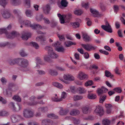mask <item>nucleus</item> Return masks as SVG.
Segmentation results:
<instances>
[{
    "label": "nucleus",
    "instance_id": "nucleus-56",
    "mask_svg": "<svg viewBox=\"0 0 125 125\" xmlns=\"http://www.w3.org/2000/svg\"><path fill=\"white\" fill-rule=\"evenodd\" d=\"M71 24L74 28H76L79 27L80 24L78 22H76L72 23Z\"/></svg>",
    "mask_w": 125,
    "mask_h": 125
},
{
    "label": "nucleus",
    "instance_id": "nucleus-26",
    "mask_svg": "<svg viewBox=\"0 0 125 125\" xmlns=\"http://www.w3.org/2000/svg\"><path fill=\"white\" fill-rule=\"evenodd\" d=\"M49 73L52 76H56L58 74L57 72L55 70L50 69L49 70Z\"/></svg>",
    "mask_w": 125,
    "mask_h": 125
},
{
    "label": "nucleus",
    "instance_id": "nucleus-60",
    "mask_svg": "<svg viewBox=\"0 0 125 125\" xmlns=\"http://www.w3.org/2000/svg\"><path fill=\"white\" fill-rule=\"evenodd\" d=\"M52 100L54 102H59L61 101V99H58V97H52Z\"/></svg>",
    "mask_w": 125,
    "mask_h": 125
},
{
    "label": "nucleus",
    "instance_id": "nucleus-12",
    "mask_svg": "<svg viewBox=\"0 0 125 125\" xmlns=\"http://www.w3.org/2000/svg\"><path fill=\"white\" fill-rule=\"evenodd\" d=\"M108 91V90L107 89L102 86L101 88L98 89L97 93L98 95L100 96L101 94L107 92Z\"/></svg>",
    "mask_w": 125,
    "mask_h": 125
},
{
    "label": "nucleus",
    "instance_id": "nucleus-35",
    "mask_svg": "<svg viewBox=\"0 0 125 125\" xmlns=\"http://www.w3.org/2000/svg\"><path fill=\"white\" fill-rule=\"evenodd\" d=\"M110 122L108 120L105 119L103 120L102 121V123L104 125H109Z\"/></svg>",
    "mask_w": 125,
    "mask_h": 125
},
{
    "label": "nucleus",
    "instance_id": "nucleus-22",
    "mask_svg": "<svg viewBox=\"0 0 125 125\" xmlns=\"http://www.w3.org/2000/svg\"><path fill=\"white\" fill-rule=\"evenodd\" d=\"M105 75L107 77H110L111 79L114 77V75L112 74L111 73L107 70H106L105 71Z\"/></svg>",
    "mask_w": 125,
    "mask_h": 125
},
{
    "label": "nucleus",
    "instance_id": "nucleus-21",
    "mask_svg": "<svg viewBox=\"0 0 125 125\" xmlns=\"http://www.w3.org/2000/svg\"><path fill=\"white\" fill-rule=\"evenodd\" d=\"M11 2L12 4L14 6H17L21 4L20 0H11Z\"/></svg>",
    "mask_w": 125,
    "mask_h": 125
},
{
    "label": "nucleus",
    "instance_id": "nucleus-13",
    "mask_svg": "<svg viewBox=\"0 0 125 125\" xmlns=\"http://www.w3.org/2000/svg\"><path fill=\"white\" fill-rule=\"evenodd\" d=\"M31 36V34L28 32H23L22 33V38L25 40H27Z\"/></svg>",
    "mask_w": 125,
    "mask_h": 125
},
{
    "label": "nucleus",
    "instance_id": "nucleus-37",
    "mask_svg": "<svg viewBox=\"0 0 125 125\" xmlns=\"http://www.w3.org/2000/svg\"><path fill=\"white\" fill-rule=\"evenodd\" d=\"M74 13L75 15L80 16L83 13V12L81 10H76L74 11Z\"/></svg>",
    "mask_w": 125,
    "mask_h": 125
},
{
    "label": "nucleus",
    "instance_id": "nucleus-23",
    "mask_svg": "<svg viewBox=\"0 0 125 125\" xmlns=\"http://www.w3.org/2000/svg\"><path fill=\"white\" fill-rule=\"evenodd\" d=\"M64 17L65 19L67 20V21L69 22L72 18V15L71 13H68L67 14L64 15Z\"/></svg>",
    "mask_w": 125,
    "mask_h": 125
},
{
    "label": "nucleus",
    "instance_id": "nucleus-9",
    "mask_svg": "<svg viewBox=\"0 0 125 125\" xmlns=\"http://www.w3.org/2000/svg\"><path fill=\"white\" fill-rule=\"evenodd\" d=\"M81 46L85 50L87 51H90L91 50H94L95 48L93 46L89 44H82Z\"/></svg>",
    "mask_w": 125,
    "mask_h": 125
},
{
    "label": "nucleus",
    "instance_id": "nucleus-64",
    "mask_svg": "<svg viewBox=\"0 0 125 125\" xmlns=\"http://www.w3.org/2000/svg\"><path fill=\"white\" fill-rule=\"evenodd\" d=\"M44 60L46 62H49L51 61L50 58L47 55H45L44 58Z\"/></svg>",
    "mask_w": 125,
    "mask_h": 125
},
{
    "label": "nucleus",
    "instance_id": "nucleus-16",
    "mask_svg": "<svg viewBox=\"0 0 125 125\" xmlns=\"http://www.w3.org/2000/svg\"><path fill=\"white\" fill-rule=\"evenodd\" d=\"M95 111L96 113L99 114L100 116H102L104 113L103 107L100 106H98L97 107Z\"/></svg>",
    "mask_w": 125,
    "mask_h": 125
},
{
    "label": "nucleus",
    "instance_id": "nucleus-2",
    "mask_svg": "<svg viewBox=\"0 0 125 125\" xmlns=\"http://www.w3.org/2000/svg\"><path fill=\"white\" fill-rule=\"evenodd\" d=\"M18 17L19 20L21 24L24 25L26 27H31L32 25L30 21L26 20H23V18L21 16H19Z\"/></svg>",
    "mask_w": 125,
    "mask_h": 125
},
{
    "label": "nucleus",
    "instance_id": "nucleus-30",
    "mask_svg": "<svg viewBox=\"0 0 125 125\" xmlns=\"http://www.w3.org/2000/svg\"><path fill=\"white\" fill-rule=\"evenodd\" d=\"M87 97L89 99H95L96 97V96L95 94L90 93L88 94Z\"/></svg>",
    "mask_w": 125,
    "mask_h": 125
},
{
    "label": "nucleus",
    "instance_id": "nucleus-7",
    "mask_svg": "<svg viewBox=\"0 0 125 125\" xmlns=\"http://www.w3.org/2000/svg\"><path fill=\"white\" fill-rule=\"evenodd\" d=\"M1 13L3 17L5 19H8L11 16L10 11L8 10H4L1 12Z\"/></svg>",
    "mask_w": 125,
    "mask_h": 125
},
{
    "label": "nucleus",
    "instance_id": "nucleus-41",
    "mask_svg": "<svg viewBox=\"0 0 125 125\" xmlns=\"http://www.w3.org/2000/svg\"><path fill=\"white\" fill-rule=\"evenodd\" d=\"M36 39L37 41H41V43L43 44L42 42L46 40L42 36L36 38Z\"/></svg>",
    "mask_w": 125,
    "mask_h": 125
},
{
    "label": "nucleus",
    "instance_id": "nucleus-48",
    "mask_svg": "<svg viewBox=\"0 0 125 125\" xmlns=\"http://www.w3.org/2000/svg\"><path fill=\"white\" fill-rule=\"evenodd\" d=\"M8 0H0V5L4 6L7 3Z\"/></svg>",
    "mask_w": 125,
    "mask_h": 125
},
{
    "label": "nucleus",
    "instance_id": "nucleus-24",
    "mask_svg": "<svg viewBox=\"0 0 125 125\" xmlns=\"http://www.w3.org/2000/svg\"><path fill=\"white\" fill-rule=\"evenodd\" d=\"M25 14L27 17H31L33 15V11L31 10H26Z\"/></svg>",
    "mask_w": 125,
    "mask_h": 125
},
{
    "label": "nucleus",
    "instance_id": "nucleus-59",
    "mask_svg": "<svg viewBox=\"0 0 125 125\" xmlns=\"http://www.w3.org/2000/svg\"><path fill=\"white\" fill-rule=\"evenodd\" d=\"M89 2L87 3H83L82 4V6L86 9H88L89 7Z\"/></svg>",
    "mask_w": 125,
    "mask_h": 125
},
{
    "label": "nucleus",
    "instance_id": "nucleus-29",
    "mask_svg": "<svg viewBox=\"0 0 125 125\" xmlns=\"http://www.w3.org/2000/svg\"><path fill=\"white\" fill-rule=\"evenodd\" d=\"M60 3L62 6L65 7L67 6L68 2L66 0H62Z\"/></svg>",
    "mask_w": 125,
    "mask_h": 125
},
{
    "label": "nucleus",
    "instance_id": "nucleus-19",
    "mask_svg": "<svg viewBox=\"0 0 125 125\" xmlns=\"http://www.w3.org/2000/svg\"><path fill=\"white\" fill-rule=\"evenodd\" d=\"M50 10V5L49 4H47L43 8V11L44 13L46 14H48Z\"/></svg>",
    "mask_w": 125,
    "mask_h": 125
},
{
    "label": "nucleus",
    "instance_id": "nucleus-50",
    "mask_svg": "<svg viewBox=\"0 0 125 125\" xmlns=\"http://www.w3.org/2000/svg\"><path fill=\"white\" fill-rule=\"evenodd\" d=\"M17 65L21 67L25 68L27 67L28 65V63H17Z\"/></svg>",
    "mask_w": 125,
    "mask_h": 125
},
{
    "label": "nucleus",
    "instance_id": "nucleus-20",
    "mask_svg": "<svg viewBox=\"0 0 125 125\" xmlns=\"http://www.w3.org/2000/svg\"><path fill=\"white\" fill-rule=\"evenodd\" d=\"M80 111L77 109H73L71 110L70 112V114L72 115H76L79 114Z\"/></svg>",
    "mask_w": 125,
    "mask_h": 125
},
{
    "label": "nucleus",
    "instance_id": "nucleus-63",
    "mask_svg": "<svg viewBox=\"0 0 125 125\" xmlns=\"http://www.w3.org/2000/svg\"><path fill=\"white\" fill-rule=\"evenodd\" d=\"M47 116L51 118L54 119L57 118L56 116L53 114H50L48 115Z\"/></svg>",
    "mask_w": 125,
    "mask_h": 125
},
{
    "label": "nucleus",
    "instance_id": "nucleus-33",
    "mask_svg": "<svg viewBox=\"0 0 125 125\" xmlns=\"http://www.w3.org/2000/svg\"><path fill=\"white\" fill-rule=\"evenodd\" d=\"M69 110H63L61 109L59 112V114L61 115H65L69 112Z\"/></svg>",
    "mask_w": 125,
    "mask_h": 125
},
{
    "label": "nucleus",
    "instance_id": "nucleus-1",
    "mask_svg": "<svg viewBox=\"0 0 125 125\" xmlns=\"http://www.w3.org/2000/svg\"><path fill=\"white\" fill-rule=\"evenodd\" d=\"M23 112V116L26 118H29L33 116V112L29 109H25Z\"/></svg>",
    "mask_w": 125,
    "mask_h": 125
},
{
    "label": "nucleus",
    "instance_id": "nucleus-15",
    "mask_svg": "<svg viewBox=\"0 0 125 125\" xmlns=\"http://www.w3.org/2000/svg\"><path fill=\"white\" fill-rule=\"evenodd\" d=\"M87 77V75L81 71L79 72L77 78L80 80H83Z\"/></svg>",
    "mask_w": 125,
    "mask_h": 125
},
{
    "label": "nucleus",
    "instance_id": "nucleus-34",
    "mask_svg": "<svg viewBox=\"0 0 125 125\" xmlns=\"http://www.w3.org/2000/svg\"><path fill=\"white\" fill-rule=\"evenodd\" d=\"M52 85L55 87L59 88H62L63 87L62 85L60 83L55 82L52 83Z\"/></svg>",
    "mask_w": 125,
    "mask_h": 125
},
{
    "label": "nucleus",
    "instance_id": "nucleus-55",
    "mask_svg": "<svg viewBox=\"0 0 125 125\" xmlns=\"http://www.w3.org/2000/svg\"><path fill=\"white\" fill-rule=\"evenodd\" d=\"M43 17V15L42 14H41L39 16H36V19L38 21H40L42 20Z\"/></svg>",
    "mask_w": 125,
    "mask_h": 125
},
{
    "label": "nucleus",
    "instance_id": "nucleus-18",
    "mask_svg": "<svg viewBox=\"0 0 125 125\" xmlns=\"http://www.w3.org/2000/svg\"><path fill=\"white\" fill-rule=\"evenodd\" d=\"M52 120L47 119L42 120V125H49V124H52Z\"/></svg>",
    "mask_w": 125,
    "mask_h": 125
},
{
    "label": "nucleus",
    "instance_id": "nucleus-53",
    "mask_svg": "<svg viewBox=\"0 0 125 125\" xmlns=\"http://www.w3.org/2000/svg\"><path fill=\"white\" fill-rule=\"evenodd\" d=\"M21 55L22 57H24L27 55V54L25 52L24 50L22 49L21 50L20 52Z\"/></svg>",
    "mask_w": 125,
    "mask_h": 125
},
{
    "label": "nucleus",
    "instance_id": "nucleus-36",
    "mask_svg": "<svg viewBox=\"0 0 125 125\" xmlns=\"http://www.w3.org/2000/svg\"><path fill=\"white\" fill-rule=\"evenodd\" d=\"M38 111H39L42 112H44L47 111L48 110V108L47 107H41L39 108L38 109Z\"/></svg>",
    "mask_w": 125,
    "mask_h": 125
},
{
    "label": "nucleus",
    "instance_id": "nucleus-57",
    "mask_svg": "<svg viewBox=\"0 0 125 125\" xmlns=\"http://www.w3.org/2000/svg\"><path fill=\"white\" fill-rule=\"evenodd\" d=\"M98 68V66L95 64H93L91 65L90 67V69L91 70L94 69L96 70Z\"/></svg>",
    "mask_w": 125,
    "mask_h": 125
},
{
    "label": "nucleus",
    "instance_id": "nucleus-45",
    "mask_svg": "<svg viewBox=\"0 0 125 125\" xmlns=\"http://www.w3.org/2000/svg\"><path fill=\"white\" fill-rule=\"evenodd\" d=\"M11 90L8 89L6 90V94L7 96L8 97H11L12 96V93Z\"/></svg>",
    "mask_w": 125,
    "mask_h": 125
},
{
    "label": "nucleus",
    "instance_id": "nucleus-38",
    "mask_svg": "<svg viewBox=\"0 0 125 125\" xmlns=\"http://www.w3.org/2000/svg\"><path fill=\"white\" fill-rule=\"evenodd\" d=\"M106 96L105 95L100 96L99 98V102L100 103H103L106 99Z\"/></svg>",
    "mask_w": 125,
    "mask_h": 125
},
{
    "label": "nucleus",
    "instance_id": "nucleus-28",
    "mask_svg": "<svg viewBox=\"0 0 125 125\" xmlns=\"http://www.w3.org/2000/svg\"><path fill=\"white\" fill-rule=\"evenodd\" d=\"M64 45H65V46L66 47H70V46L73 45H75L76 44V43L75 42H72L70 41H68L66 42H64Z\"/></svg>",
    "mask_w": 125,
    "mask_h": 125
},
{
    "label": "nucleus",
    "instance_id": "nucleus-8",
    "mask_svg": "<svg viewBox=\"0 0 125 125\" xmlns=\"http://www.w3.org/2000/svg\"><path fill=\"white\" fill-rule=\"evenodd\" d=\"M35 97L34 96H32L29 99L30 101L27 102L26 103L27 104L30 106H34L36 105L38 103L34 101V99Z\"/></svg>",
    "mask_w": 125,
    "mask_h": 125
},
{
    "label": "nucleus",
    "instance_id": "nucleus-10",
    "mask_svg": "<svg viewBox=\"0 0 125 125\" xmlns=\"http://www.w3.org/2000/svg\"><path fill=\"white\" fill-rule=\"evenodd\" d=\"M22 118V117L19 115H13L11 117L12 122L14 123L18 122Z\"/></svg>",
    "mask_w": 125,
    "mask_h": 125
},
{
    "label": "nucleus",
    "instance_id": "nucleus-61",
    "mask_svg": "<svg viewBox=\"0 0 125 125\" xmlns=\"http://www.w3.org/2000/svg\"><path fill=\"white\" fill-rule=\"evenodd\" d=\"M86 20L87 21L86 23L87 25L89 26H90L92 24V21L90 20L88 18H86Z\"/></svg>",
    "mask_w": 125,
    "mask_h": 125
},
{
    "label": "nucleus",
    "instance_id": "nucleus-44",
    "mask_svg": "<svg viewBox=\"0 0 125 125\" xmlns=\"http://www.w3.org/2000/svg\"><path fill=\"white\" fill-rule=\"evenodd\" d=\"M30 44L36 49H38L39 48L38 44L35 42H32L30 43Z\"/></svg>",
    "mask_w": 125,
    "mask_h": 125
},
{
    "label": "nucleus",
    "instance_id": "nucleus-3",
    "mask_svg": "<svg viewBox=\"0 0 125 125\" xmlns=\"http://www.w3.org/2000/svg\"><path fill=\"white\" fill-rule=\"evenodd\" d=\"M105 25H102L101 26L102 28L106 31L110 33H112L113 32L112 29L108 21L106 22Z\"/></svg>",
    "mask_w": 125,
    "mask_h": 125
},
{
    "label": "nucleus",
    "instance_id": "nucleus-39",
    "mask_svg": "<svg viewBox=\"0 0 125 125\" xmlns=\"http://www.w3.org/2000/svg\"><path fill=\"white\" fill-rule=\"evenodd\" d=\"M12 99L18 102H20L21 99L20 97L17 95H14Z\"/></svg>",
    "mask_w": 125,
    "mask_h": 125
},
{
    "label": "nucleus",
    "instance_id": "nucleus-6",
    "mask_svg": "<svg viewBox=\"0 0 125 125\" xmlns=\"http://www.w3.org/2000/svg\"><path fill=\"white\" fill-rule=\"evenodd\" d=\"M31 27L32 29L35 30H36V32L38 34H43V33L42 32L38 30H39L41 29H42V27L41 25L38 24H35L33 25H32Z\"/></svg>",
    "mask_w": 125,
    "mask_h": 125
},
{
    "label": "nucleus",
    "instance_id": "nucleus-43",
    "mask_svg": "<svg viewBox=\"0 0 125 125\" xmlns=\"http://www.w3.org/2000/svg\"><path fill=\"white\" fill-rule=\"evenodd\" d=\"M25 3V6L27 8H29L30 6V0H24Z\"/></svg>",
    "mask_w": 125,
    "mask_h": 125
},
{
    "label": "nucleus",
    "instance_id": "nucleus-54",
    "mask_svg": "<svg viewBox=\"0 0 125 125\" xmlns=\"http://www.w3.org/2000/svg\"><path fill=\"white\" fill-rule=\"evenodd\" d=\"M79 93L80 94L83 93L85 92L86 90L84 89L83 88L79 87L78 88Z\"/></svg>",
    "mask_w": 125,
    "mask_h": 125
},
{
    "label": "nucleus",
    "instance_id": "nucleus-25",
    "mask_svg": "<svg viewBox=\"0 0 125 125\" xmlns=\"http://www.w3.org/2000/svg\"><path fill=\"white\" fill-rule=\"evenodd\" d=\"M9 115V112L5 110L0 111V116H7Z\"/></svg>",
    "mask_w": 125,
    "mask_h": 125
},
{
    "label": "nucleus",
    "instance_id": "nucleus-4",
    "mask_svg": "<svg viewBox=\"0 0 125 125\" xmlns=\"http://www.w3.org/2000/svg\"><path fill=\"white\" fill-rule=\"evenodd\" d=\"M18 106L16 107H15L14 103L13 102H11L9 104V107L12 109L14 112L19 111L21 108L22 107L21 105L18 104Z\"/></svg>",
    "mask_w": 125,
    "mask_h": 125
},
{
    "label": "nucleus",
    "instance_id": "nucleus-27",
    "mask_svg": "<svg viewBox=\"0 0 125 125\" xmlns=\"http://www.w3.org/2000/svg\"><path fill=\"white\" fill-rule=\"evenodd\" d=\"M90 11L93 14V16L94 17H96V15L99 14L98 11H97L95 9L91 8L90 9Z\"/></svg>",
    "mask_w": 125,
    "mask_h": 125
},
{
    "label": "nucleus",
    "instance_id": "nucleus-32",
    "mask_svg": "<svg viewBox=\"0 0 125 125\" xmlns=\"http://www.w3.org/2000/svg\"><path fill=\"white\" fill-rule=\"evenodd\" d=\"M82 110L83 113L84 114H87L89 112V108L88 107H84L82 108Z\"/></svg>",
    "mask_w": 125,
    "mask_h": 125
},
{
    "label": "nucleus",
    "instance_id": "nucleus-14",
    "mask_svg": "<svg viewBox=\"0 0 125 125\" xmlns=\"http://www.w3.org/2000/svg\"><path fill=\"white\" fill-rule=\"evenodd\" d=\"M82 36L83 40L85 42H89L91 40V38L90 37L88 36L86 33L83 32Z\"/></svg>",
    "mask_w": 125,
    "mask_h": 125
},
{
    "label": "nucleus",
    "instance_id": "nucleus-52",
    "mask_svg": "<svg viewBox=\"0 0 125 125\" xmlns=\"http://www.w3.org/2000/svg\"><path fill=\"white\" fill-rule=\"evenodd\" d=\"M67 96V94L65 92H63L62 93L61 98L60 99H61V101L63 99H65Z\"/></svg>",
    "mask_w": 125,
    "mask_h": 125
},
{
    "label": "nucleus",
    "instance_id": "nucleus-40",
    "mask_svg": "<svg viewBox=\"0 0 125 125\" xmlns=\"http://www.w3.org/2000/svg\"><path fill=\"white\" fill-rule=\"evenodd\" d=\"M44 49L45 50L48 51L49 54H50L51 52L53 51L52 48L50 46H46L45 47Z\"/></svg>",
    "mask_w": 125,
    "mask_h": 125
},
{
    "label": "nucleus",
    "instance_id": "nucleus-17",
    "mask_svg": "<svg viewBox=\"0 0 125 125\" xmlns=\"http://www.w3.org/2000/svg\"><path fill=\"white\" fill-rule=\"evenodd\" d=\"M63 77L65 80L72 81L74 80L75 78L72 75L69 74H64Z\"/></svg>",
    "mask_w": 125,
    "mask_h": 125
},
{
    "label": "nucleus",
    "instance_id": "nucleus-58",
    "mask_svg": "<svg viewBox=\"0 0 125 125\" xmlns=\"http://www.w3.org/2000/svg\"><path fill=\"white\" fill-rule=\"evenodd\" d=\"M113 90L118 93H120L122 91L121 88L119 87L115 88L113 89Z\"/></svg>",
    "mask_w": 125,
    "mask_h": 125
},
{
    "label": "nucleus",
    "instance_id": "nucleus-46",
    "mask_svg": "<svg viewBox=\"0 0 125 125\" xmlns=\"http://www.w3.org/2000/svg\"><path fill=\"white\" fill-rule=\"evenodd\" d=\"M55 50L57 51L58 52H63L65 50L63 47L62 46L56 48Z\"/></svg>",
    "mask_w": 125,
    "mask_h": 125
},
{
    "label": "nucleus",
    "instance_id": "nucleus-42",
    "mask_svg": "<svg viewBox=\"0 0 125 125\" xmlns=\"http://www.w3.org/2000/svg\"><path fill=\"white\" fill-rule=\"evenodd\" d=\"M50 56L52 58H56L58 56V55L57 54H56L55 53L53 52L52 51L51 52V53H50Z\"/></svg>",
    "mask_w": 125,
    "mask_h": 125
},
{
    "label": "nucleus",
    "instance_id": "nucleus-62",
    "mask_svg": "<svg viewBox=\"0 0 125 125\" xmlns=\"http://www.w3.org/2000/svg\"><path fill=\"white\" fill-rule=\"evenodd\" d=\"M43 20H44V23L45 24H48L50 23V21L47 18H43Z\"/></svg>",
    "mask_w": 125,
    "mask_h": 125
},
{
    "label": "nucleus",
    "instance_id": "nucleus-49",
    "mask_svg": "<svg viewBox=\"0 0 125 125\" xmlns=\"http://www.w3.org/2000/svg\"><path fill=\"white\" fill-rule=\"evenodd\" d=\"M0 102L3 104H5L7 103V101L6 100L0 96Z\"/></svg>",
    "mask_w": 125,
    "mask_h": 125
},
{
    "label": "nucleus",
    "instance_id": "nucleus-47",
    "mask_svg": "<svg viewBox=\"0 0 125 125\" xmlns=\"http://www.w3.org/2000/svg\"><path fill=\"white\" fill-rule=\"evenodd\" d=\"M93 84V82L92 80H89L86 82L85 84L86 86H91Z\"/></svg>",
    "mask_w": 125,
    "mask_h": 125
},
{
    "label": "nucleus",
    "instance_id": "nucleus-51",
    "mask_svg": "<svg viewBox=\"0 0 125 125\" xmlns=\"http://www.w3.org/2000/svg\"><path fill=\"white\" fill-rule=\"evenodd\" d=\"M83 97L81 96L75 95L74 96V99L75 101L79 100L82 99Z\"/></svg>",
    "mask_w": 125,
    "mask_h": 125
},
{
    "label": "nucleus",
    "instance_id": "nucleus-11",
    "mask_svg": "<svg viewBox=\"0 0 125 125\" xmlns=\"http://www.w3.org/2000/svg\"><path fill=\"white\" fill-rule=\"evenodd\" d=\"M3 33H5L7 37L8 38L11 39L14 38L11 35V33L9 34L6 29H0V34H1Z\"/></svg>",
    "mask_w": 125,
    "mask_h": 125
},
{
    "label": "nucleus",
    "instance_id": "nucleus-31",
    "mask_svg": "<svg viewBox=\"0 0 125 125\" xmlns=\"http://www.w3.org/2000/svg\"><path fill=\"white\" fill-rule=\"evenodd\" d=\"M11 45V44L8 42H7L5 43H3L0 44V47H4L7 46L10 47Z\"/></svg>",
    "mask_w": 125,
    "mask_h": 125
},
{
    "label": "nucleus",
    "instance_id": "nucleus-5",
    "mask_svg": "<svg viewBox=\"0 0 125 125\" xmlns=\"http://www.w3.org/2000/svg\"><path fill=\"white\" fill-rule=\"evenodd\" d=\"M28 62V61L27 60L23 58H15L13 60L10 59L8 60V62Z\"/></svg>",
    "mask_w": 125,
    "mask_h": 125
}]
</instances>
